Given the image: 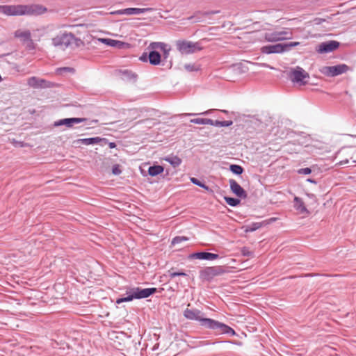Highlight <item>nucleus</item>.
Returning a JSON list of instances; mask_svg holds the SVG:
<instances>
[{
  "instance_id": "f257e3e1",
  "label": "nucleus",
  "mask_w": 356,
  "mask_h": 356,
  "mask_svg": "<svg viewBox=\"0 0 356 356\" xmlns=\"http://www.w3.org/2000/svg\"><path fill=\"white\" fill-rule=\"evenodd\" d=\"M46 11L45 7L38 4L0 6V13L6 16L39 15Z\"/></svg>"
},
{
  "instance_id": "f03ea898",
  "label": "nucleus",
  "mask_w": 356,
  "mask_h": 356,
  "mask_svg": "<svg viewBox=\"0 0 356 356\" xmlns=\"http://www.w3.org/2000/svg\"><path fill=\"white\" fill-rule=\"evenodd\" d=\"M227 272L222 266L205 267L200 270L199 277L203 282H211L215 277L222 275Z\"/></svg>"
},
{
  "instance_id": "7ed1b4c3",
  "label": "nucleus",
  "mask_w": 356,
  "mask_h": 356,
  "mask_svg": "<svg viewBox=\"0 0 356 356\" xmlns=\"http://www.w3.org/2000/svg\"><path fill=\"white\" fill-rule=\"evenodd\" d=\"M299 44L298 42H291L288 43H278L276 44H269L261 47V52L266 54H281L289 51L292 47Z\"/></svg>"
},
{
  "instance_id": "20e7f679",
  "label": "nucleus",
  "mask_w": 356,
  "mask_h": 356,
  "mask_svg": "<svg viewBox=\"0 0 356 356\" xmlns=\"http://www.w3.org/2000/svg\"><path fill=\"white\" fill-rule=\"evenodd\" d=\"M292 31L289 28H284L282 31H275L273 32L266 33L265 34V39L268 42H277L285 40H290L292 38Z\"/></svg>"
},
{
  "instance_id": "39448f33",
  "label": "nucleus",
  "mask_w": 356,
  "mask_h": 356,
  "mask_svg": "<svg viewBox=\"0 0 356 356\" xmlns=\"http://www.w3.org/2000/svg\"><path fill=\"white\" fill-rule=\"evenodd\" d=\"M74 40H76V38L73 33L65 32L54 38L52 39V44L55 47L65 49L67 48Z\"/></svg>"
},
{
  "instance_id": "423d86ee",
  "label": "nucleus",
  "mask_w": 356,
  "mask_h": 356,
  "mask_svg": "<svg viewBox=\"0 0 356 356\" xmlns=\"http://www.w3.org/2000/svg\"><path fill=\"white\" fill-rule=\"evenodd\" d=\"M176 47L177 50L182 54H193L202 49L199 42H193L186 40L177 41Z\"/></svg>"
},
{
  "instance_id": "0eeeda50",
  "label": "nucleus",
  "mask_w": 356,
  "mask_h": 356,
  "mask_svg": "<svg viewBox=\"0 0 356 356\" xmlns=\"http://www.w3.org/2000/svg\"><path fill=\"white\" fill-rule=\"evenodd\" d=\"M204 314L197 309H186L184 311V316L191 321H197L200 322V326L204 327L206 320H208L209 318L203 317Z\"/></svg>"
},
{
  "instance_id": "6e6552de",
  "label": "nucleus",
  "mask_w": 356,
  "mask_h": 356,
  "mask_svg": "<svg viewBox=\"0 0 356 356\" xmlns=\"http://www.w3.org/2000/svg\"><path fill=\"white\" fill-rule=\"evenodd\" d=\"M289 76L292 82L298 83L300 85H305L307 82L304 81L303 79L308 78L309 74L302 67H296L290 72Z\"/></svg>"
},
{
  "instance_id": "1a4fd4ad",
  "label": "nucleus",
  "mask_w": 356,
  "mask_h": 356,
  "mask_svg": "<svg viewBox=\"0 0 356 356\" xmlns=\"http://www.w3.org/2000/svg\"><path fill=\"white\" fill-rule=\"evenodd\" d=\"M204 328L216 331L220 334H225L227 325L216 321L212 318H209L204 321Z\"/></svg>"
},
{
  "instance_id": "9d476101",
  "label": "nucleus",
  "mask_w": 356,
  "mask_h": 356,
  "mask_svg": "<svg viewBox=\"0 0 356 356\" xmlns=\"http://www.w3.org/2000/svg\"><path fill=\"white\" fill-rule=\"evenodd\" d=\"M27 84L35 89L49 88L53 86V83L43 79L31 76L27 81Z\"/></svg>"
},
{
  "instance_id": "9b49d317",
  "label": "nucleus",
  "mask_w": 356,
  "mask_h": 356,
  "mask_svg": "<svg viewBox=\"0 0 356 356\" xmlns=\"http://www.w3.org/2000/svg\"><path fill=\"white\" fill-rule=\"evenodd\" d=\"M108 143V139L105 138L100 137H93V138H81L77 139L73 141V144L75 146L79 145H95L100 144L101 145H106Z\"/></svg>"
},
{
  "instance_id": "f8f14e48",
  "label": "nucleus",
  "mask_w": 356,
  "mask_h": 356,
  "mask_svg": "<svg viewBox=\"0 0 356 356\" xmlns=\"http://www.w3.org/2000/svg\"><path fill=\"white\" fill-rule=\"evenodd\" d=\"M131 289L135 299L146 298L157 292V289L154 287L146 289L134 287Z\"/></svg>"
},
{
  "instance_id": "ddd939ff",
  "label": "nucleus",
  "mask_w": 356,
  "mask_h": 356,
  "mask_svg": "<svg viewBox=\"0 0 356 356\" xmlns=\"http://www.w3.org/2000/svg\"><path fill=\"white\" fill-rule=\"evenodd\" d=\"M339 47V42L335 40H330L321 43L317 49L320 54L332 52Z\"/></svg>"
},
{
  "instance_id": "4468645a",
  "label": "nucleus",
  "mask_w": 356,
  "mask_h": 356,
  "mask_svg": "<svg viewBox=\"0 0 356 356\" xmlns=\"http://www.w3.org/2000/svg\"><path fill=\"white\" fill-rule=\"evenodd\" d=\"M349 70V67L346 64H340L334 66L325 67V72L328 76H335L346 72Z\"/></svg>"
},
{
  "instance_id": "2eb2a0df",
  "label": "nucleus",
  "mask_w": 356,
  "mask_h": 356,
  "mask_svg": "<svg viewBox=\"0 0 356 356\" xmlns=\"http://www.w3.org/2000/svg\"><path fill=\"white\" fill-rule=\"evenodd\" d=\"M87 119L84 118H64L56 121L54 122L55 127L65 125L67 127H72L74 124H79L86 121Z\"/></svg>"
},
{
  "instance_id": "dca6fc26",
  "label": "nucleus",
  "mask_w": 356,
  "mask_h": 356,
  "mask_svg": "<svg viewBox=\"0 0 356 356\" xmlns=\"http://www.w3.org/2000/svg\"><path fill=\"white\" fill-rule=\"evenodd\" d=\"M219 257H220L218 254L206 252H194L189 255V259H202L208 261H213L218 259Z\"/></svg>"
},
{
  "instance_id": "f3484780",
  "label": "nucleus",
  "mask_w": 356,
  "mask_h": 356,
  "mask_svg": "<svg viewBox=\"0 0 356 356\" xmlns=\"http://www.w3.org/2000/svg\"><path fill=\"white\" fill-rule=\"evenodd\" d=\"M229 184L230 186V190L237 197L243 199L247 197L246 191L240 186L239 184L237 183L236 181L231 179L229 180Z\"/></svg>"
},
{
  "instance_id": "a211bd4d",
  "label": "nucleus",
  "mask_w": 356,
  "mask_h": 356,
  "mask_svg": "<svg viewBox=\"0 0 356 356\" xmlns=\"http://www.w3.org/2000/svg\"><path fill=\"white\" fill-rule=\"evenodd\" d=\"M148 61L152 65H158L161 62V55L156 50H151L148 54Z\"/></svg>"
},
{
  "instance_id": "6ab92c4d",
  "label": "nucleus",
  "mask_w": 356,
  "mask_h": 356,
  "mask_svg": "<svg viewBox=\"0 0 356 356\" xmlns=\"http://www.w3.org/2000/svg\"><path fill=\"white\" fill-rule=\"evenodd\" d=\"M163 160L169 163L172 167L177 168L179 166L182 162L181 159L175 155H170L163 158Z\"/></svg>"
},
{
  "instance_id": "aec40b11",
  "label": "nucleus",
  "mask_w": 356,
  "mask_h": 356,
  "mask_svg": "<svg viewBox=\"0 0 356 356\" xmlns=\"http://www.w3.org/2000/svg\"><path fill=\"white\" fill-rule=\"evenodd\" d=\"M294 207L301 213H307L308 211L305 206V204L302 199L299 197H294Z\"/></svg>"
},
{
  "instance_id": "412c9836",
  "label": "nucleus",
  "mask_w": 356,
  "mask_h": 356,
  "mask_svg": "<svg viewBox=\"0 0 356 356\" xmlns=\"http://www.w3.org/2000/svg\"><path fill=\"white\" fill-rule=\"evenodd\" d=\"M163 170L164 168L162 165H154L149 167L148 174L152 177H155L162 173Z\"/></svg>"
},
{
  "instance_id": "4be33fe9",
  "label": "nucleus",
  "mask_w": 356,
  "mask_h": 356,
  "mask_svg": "<svg viewBox=\"0 0 356 356\" xmlns=\"http://www.w3.org/2000/svg\"><path fill=\"white\" fill-rule=\"evenodd\" d=\"M149 10L150 8H125V11L124 13H126V15H140L145 13Z\"/></svg>"
},
{
  "instance_id": "5701e85b",
  "label": "nucleus",
  "mask_w": 356,
  "mask_h": 356,
  "mask_svg": "<svg viewBox=\"0 0 356 356\" xmlns=\"http://www.w3.org/2000/svg\"><path fill=\"white\" fill-rule=\"evenodd\" d=\"M15 37L22 38L24 41L27 40L29 42V43L33 44V40H31V35L29 31H16Z\"/></svg>"
},
{
  "instance_id": "b1692460",
  "label": "nucleus",
  "mask_w": 356,
  "mask_h": 356,
  "mask_svg": "<svg viewBox=\"0 0 356 356\" xmlns=\"http://www.w3.org/2000/svg\"><path fill=\"white\" fill-rule=\"evenodd\" d=\"M102 41L111 47H118L120 48L122 47L124 44V42H122L121 41L112 40V39H103Z\"/></svg>"
},
{
  "instance_id": "393cba45",
  "label": "nucleus",
  "mask_w": 356,
  "mask_h": 356,
  "mask_svg": "<svg viewBox=\"0 0 356 356\" xmlns=\"http://www.w3.org/2000/svg\"><path fill=\"white\" fill-rule=\"evenodd\" d=\"M229 170L234 175H241L244 170L242 166L236 164H232L229 165Z\"/></svg>"
},
{
  "instance_id": "a878e982",
  "label": "nucleus",
  "mask_w": 356,
  "mask_h": 356,
  "mask_svg": "<svg viewBox=\"0 0 356 356\" xmlns=\"http://www.w3.org/2000/svg\"><path fill=\"white\" fill-rule=\"evenodd\" d=\"M263 224H264V222H252V224L246 226L245 231L246 232H254V231L257 230L258 229H259L260 227H261Z\"/></svg>"
},
{
  "instance_id": "bb28decb",
  "label": "nucleus",
  "mask_w": 356,
  "mask_h": 356,
  "mask_svg": "<svg viewBox=\"0 0 356 356\" xmlns=\"http://www.w3.org/2000/svg\"><path fill=\"white\" fill-rule=\"evenodd\" d=\"M224 199H225V201L226 202V203L231 207H236L241 202V200L238 198L225 196L224 197Z\"/></svg>"
},
{
  "instance_id": "cd10ccee",
  "label": "nucleus",
  "mask_w": 356,
  "mask_h": 356,
  "mask_svg": "<svg viewBox=\"0 0 356 356\" xmlns=\"http://www.w3.org/2000/svg\"><path fill=\"white\" fill-rule=\"evenodd\" d=\"M122 75L124 76V78L127 80H133L136 81L137 78V75L135 73H133L131 71L125 70L122 72Z\"/></svg>"
},
{
  "instance_id": "c85d7f7f",
  "label": "nucleus",
  "mask_w": 356,
  "mask_h": 356,
  "mask_svg": "<svg viewBox=\"0 0 356 356\" xmlns=\"http://www.w3.org/2000/svg\"><path fill=\"white\" fill-rule=\"evenodd\" d=\"M165 43L161 42H153L149 44L148 48L151 50H156L157 49L161 50L163 47H165Z\"/></svg>"
},
{
  "instance_id": "c756f323",
  "label": "nucleus",
  "mask_w": 356,
  "mask_h": 356,
  "mask_svg": "<svg viewBox=\"0 0 356 356\" xmlns=\"http://www.w3.org/2000/svg\"><path fill=\"white\" fill-rule=\"evenodd\" d=\"M191 181L196 185V186H198L204 189H205L206 191H209L210 188L208 186H207L205 184L202 183V181H200L197 178H195V177H191L190 179Z\"/></svg>"
},
{
  "instance_id": "7c9ffc66",
  "label": "nucleus",
  "mask_w": 356,
  "mask_h": 356,
  "mask_svg": "<svg viewBox=\"0 0 356 356\" xmlns=\"http://www.w3.org/2000/svg\"><path fill=\"white\" fill-rule=\"evenodd\" d=\"M188 240V238L183 236H177L172 238V245H175L176 244L181 243L184 241H187Z\"/></svg>"
},
{
  "instance_id": "2f4dec72",
  "label": "nucleus",
  "mask_w": 356,
  "mask_h": 356,
  "mask_svg": "<svg viewBox=\"0 0 356 356\" xmlns=\"http://www.w3.org/2000/svg\"><path fill=\"white\" fill-rule=\"evenodd\" d=\"M75 72L74 69L70 67H59L56 70V74H62L65 72H70L74 73Z\"/></svg>"
},
{
  "instance_id": "473e14b6",
  "label": "nucleus",
  "mask_w": 356,
  "mask_h": 356,
  "mask_svg": "<svg viewBox=\"0 0 356 356\" xmlns=\"http://www.w3.org/2000/svg\"><path fill=\"white\" fill-rule=\"evenodd\" d=\"M215 127H229L233 124L232 120H215Z\"/></svg>"
},
{
  "instance_id": "72a5a7b5",
  "label": "nucleus",
  "mask_w": 356,
  "mask_h": 356,
  "mask_svg": "<svg viewBox=\"0 0 356 356\" xmlns=\"http://www.w3.org/2000/svg\"><path fill=\"white\" fill-rule=\"evenodd\" d=\"M184 68L188 72H196L200 70V66L193 63L185 64Z\"/></svg>"
},
{
  "instance_id": "f704fd0d",
  "label": "nucleus",
  "mask_w": 356,
  "mask_h": 356,
  "mask_svg": "<svg viewBox=\"0 0 356 356\" xmlns=\"http://www.w3.org/2000/svg\"><path fill=\"white\" fill-rule=\"evenodd\" d=\"M127 296L122 298L123 302H130L134 300V293L132 289H131L129 291H127Z\"/></svg>"
},
{
  "instance_id": "c9c22d12",
  "label": "nucleus",
  "mask_w": 356,
  "mask_h": 356,
  "mask_svg": "<svg viewBox=\"0 0 356 356\" xmlns=\"http://www.w3.org/2000/svg\"><path fill=\"white\" fill-rule=\"evenodd\" d=\"M170 50H171V48L168 44H165V47H163L161 50L163 52V60L168 59V56L170 55Z\"/></svg>"
},
{
  "instance_id": "e433bc0d",
  "label": "nucleus",
  "mask_w": 356,
  "mask_h": 356,
  "mask_svg": "<svg viewBox=\"0 0 356 356\" xmlns=\"http://www.w3.org/2000/svg\"><path fill=\"white\" fill-rule=\"evenodd\" d=\"M216 343H231L237 346H242V342L241 341H216V342H209V341H204L203 345H209V344H215Z\"/></svg>"
},
{
  "instance_id": "4c0bfd02",
  "label": "nucleus",
  "mask_w": 356,
  "mask_h": 356,
  "mask_svg": "<svg viewBox=\"0 0 356 356\" xmlns=\"http://www.w3.org/2000/svg\"><path fill=\"white\" fill-rule=\"evenodd\" d=\"M242 254L246 257H252L253 252L250 251L248 248L244 247L241 250Z\"/></svg>"
},
{
  "instance_id": "58836bf2",
  "label": "nucleus",
  "mask_w": 356,
  "mask_h": 356,
  "mask_svg": "<svg viewBox=\"0 0 356 356\" xmlns=\"http://www.w3.org/2000/svg\"><path fill=\"white\" fill-rule=\"evenodd\" d=\"M312 172L310 168H300L298 170V173L300 175H309Z\"/></svg>"
},
{
  "instance_id": "ea45409f",
  "label": "nucleus",
  "mask_w": 356,
  "mask_h": 356,
  "mask_svg": "<svg viewBox=\"0 0 356 356\" xmlns=\"http://www.w3.org/2000/svg\"><path fill=\"white\" fill-rule=\"evenodd\" d=\"M190 122L191 123L197 124H204L205 118H194V119H191Z\"/></svg>"
},
{
  "instance_id": "a19ab883",
  "label": "nucleus",
  "mask_w": 356,
  "mask_h": 356,
  "mask_svg": "<svg viewBox=\"0 0 356 356\" xmlns=\"http://www.w3.org/2000/svg\"><path fill=\"white\" fill-rule=\"evenodd\" d=\"M225 334H228L229 336H235L236 335V332L234 331L233 328L228 325L227 327L226 328Z\"/></svg>"
},
{
  "instance_id": "79ce46f5",
  "label": "nucleus",
  "mask_w": 356,
  "mask_h": 356,
  "mask_svg": "<svg viewBox=\"0 0 356 356\" xmlns=\"http://www.w3.org/2000/svg\"><path fill=\"white\" fill-rule=\"evenodd\" d=\"M112 172L115 175H119L120 174H121L122 171L120 169L118 165H115L113 166V168H112Z\"/></svg>"
},
{
  "instance_id": "37998d69",
  "label": "nucleus",
  "mask_w": 356,
  "mask_h": 356,
  "mask_svg": "<svg viewBox=\"0 0 356 356\" xmlns=\"http://www.w3.org/2000/svg\"><path fill=\"white\" fill-rule=\"evenodd\" d=\"M187 274L184 272H172L170 273V276L171 278L177 277V276H186Z\"/></svg>"
},
{
  "instance_id": "c03bdc74",
  "label": "nucleus",
  "mask_w": 356,
  "mask_h": 356,
  "mask_svg": "<svg viewBox=\"0 0 356 356\" xmlns=\"http://www.w3.org/2000/svg\"><path fill=\"white\" fill-rule=\"evenodd\" d=\"M324 22H325V19L320 17H316L313 20L314 24L316 25H320Z\"/></svg>"
},
{
  "instance_id": "a18cd8bd",
  "label": "nucleus",
  "mask_w": 356,
  "mask_h": 356,
  "mask_svg": "<svg viewBox=\"0 0 356 356\" xmlns=\"http://www.w3.org/2000/svg\"><path fill=\"white\" fill-rule=\"evenodd\" d=\"M214 123H215V120H213L209 119V118H205L204 124H209V125L215 127V124Z\"/></svg>"
},
{
  "instance_id": "49530a36",
  "label": "nucleus",
  "mask_w": 356,
  "mask_h": 356,
  "mask_svg": "<svg viewBox=\"0 0 356 356\" xmlns=\"http://www.w3.org/2000/svg\"><path fill=\"white\" fill-rule=\"evenodd\" d=\"M139 59L143 62H147L148 60V56L146 53H143Z\"/></svg>"
},
{
  "instance_id": "de8ad7c7",
  "label": "nucleus",
  "mask_w": 356,
  "mask_h": 356,
  "mask_svg": "<svg viewBox=\"0 0 356 356\" xmlns=\"http://www.w3.org/2000/svg\"><path fill=\"white\" fill-rule=\"evenodd\" d=\"M124 11H125V9H121V10H116V11L113 12V13L116 14V15H126V13H124Z\"/></svg>"
},
{
  "instance_id": "09e8293b",
  "label": "nucleus",
  "mask_w": 356,
  "mask_h": 356,
  "mask_svg": "<svg viewBox=\"0 0 356 356\" xmlns=\"http://www.w3.org/2000/svg\"><path fill=\"white\" fill-rule=\"evenodd\" d=\"M111 149H113L116 147V144L114 142H108L106 143Z\"/></svg>"
},
{
  "instance_id": "8fccbe9b",
  "label": "nucleus",
  "mask_w": 356,
  "mask_h": 356,
  "mask_svg": "<svg viewBox=\"0 0 356 356\" xmlns=\"http://www.w3.org/2000/svg\"><path fill=\"white\" fill-rule=\"evenodd\" d=\"M198 115L197 113H184L181 114V116H194Z\"/></svg>"
},
{
  "instance_id": "3c124183",
  "label": "nucleus",
  "mask_w": 356,
  "mask_h": 356,
  "mask_svg": "<svg viewBox=\"0 0 356 356\" xmlns=\"http://www.w3.org/2000/svg\"><path fill=\"white\" fill-rule=\"evenodd\" d=\"M212 111H213V110H211V109L207 110L204 112L200 113V115H209V114H211L212 113Z\"/></svg>"
},
{
  "instance_id": "603ef678",
  "label": "nucleus",
  "mask_w": 356,
  "mask_h": 356,
  "mask_svg": "<svg viewBox=\"0 0 356 356\" xmlns=\"http://www.w3.org/2000/svg\"><path fill=\"white\" fill-rule=\"evenodd\" d=\"M277 220L276 218H271L269 220H268L267 224L275 222Z\"/></svg>"
},
{
  "instance_id": "864d4df0",
  "label": "nucleus",
  "mask_w": 356,
  "mask_h": 356,
  "mask_svg": "<svg viewBox=\"0 0 356 356\" xmlns=\"http://www.w3.org/2000/svg\"><path fill=\"white\" fill-rule=\"evenodd\" d=\"M307 181L310 182V183H313V184H316L317 183L316 180L310 179V178L307 179Z\"/></svg>"
},
{
  "instance_id": "5fc2aeb1",
  "label": "nucleus",
  "mask_w": 356,
  "mask_h": 356,
  "mask_svg": "<svg viewBox=\"0 0 356 356\" xmlns=\"http://www.w3.org/2000/svg\"><path fill=\"white\" fill-rule=\"evenodd\" d=\"M122 302H123V300H122V298H118V299H117V300H116V304H118V305H119V304H121V303H122Z\"/></svg>"
},
{
  "instance_id": "6e6d98bb",
  "label": "nucleus",
  "mask_w": 356,
  "mask_h": 356,
  "mask_svg": "<svg viewBox=\"0 0 356 356\" xmlns=\"http://www.w3.org/2000/svg\"><path fill=\"white\" fill-rule=\"evenodd\" d=\"M195 16H191V17H188L187 18V20L192 21V20H193V19H195Z\"/></svg>"
},
{
  "instance_id": "4d7b16f0",
  "label": "nucleus",
  "mask_w": 356,
  "mask_h": 356,
  "mask_svg": "<svg viewBox=\"0 0 356 356\" xmlns=\"http://www.w3.org/2000/svg\"><path fill=\"white\" fill-rule=\"evenodd\" d=\"M193 22H200V19H195V20L193 21Z\"/></svg>"
},
{
  "instance_id": "13d9d810",
  "label": "nucleus",
  "mask_w": 356,
  "mask_h": 356,
  "mask_svg": "<svg viewBox=\"0 0 356 356\" xmlns=\"http://www.w3.org/2000/svg\"><path fill=\"white\" fill-rule=\"evenodd\" d=\"M219 13V11H213V12H211L212 14H216V13Z\"/></svg>"
},
{
  "instance_id": "bf43d9fd",
  "label": "nucleus",
  "mask_w": 356,
  "mask_h": 356,
  "mask_svg": "<svg viewBox=\"0 0 356 356\" xmlns=\"http://www.w3.org/2000/svg\"><path fill=\"white\" fill-rule=\"evenodd\" d=\"M221 111H222V113H227V111L226 110H222Z\"/></svg>"
},
{
  "instance_id": "052dcab7",
  "label": "nucleus",
  "mask_w": 356,
  "mask_h": 356,
  "mask_svg": "<svg viewBox=\"0 0 356 356\" xmlns=\"http://www.w3.org/2000/svg\"><path fill=\"white\" fill-rule=\"evenodd\" d=\"M33 44H31L30 43V44H29V47H31V46H33Z\"/></svg>"
},
{
  "instance_id": "680f3d73",
  "label": "nucleus",
  "mask_w": 356,
  "mask_h": 356,
  "mask_svg": "<svg viewBox=\"0 0 356 356\" xmlns=\"http://www.w3.org/2000/svg\"><path fill=\"white\" fill-rule=\"evenodd\" d=\"M2 81L1 76L0 75V82Z\"/></svg>"
},
{
  "instance_id": "e2e57ef3",
  "label": "nucleus",
  "mask_w": 356,
  "mask_h": 356,
  "mask_svg": "<svg viewBox=\"0 0 356 356\" xmlns=\"http://www.w3.org/2000/svg\"><path fill=\"white\" fill-rule=\"evenodd\" d=\"M92 122H97V120H93Z\"/></svg>"
}]
</instances>
